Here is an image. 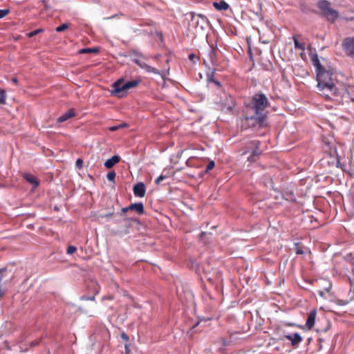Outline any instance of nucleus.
I'll list each match as a JSON object with an SVG mask.
<instances>
[{
	"label": "nucleus",
	"mask_w": 354,
	"mask_h": 354,
	"mask_svg": "<svg viewBox=\"0 0 354 354\" xmlns=\"http://www.w3.org/2000/svg\"><path fill=\"white\" fill-rule=\"evenodd\" d=\"M270 105V102L265 94L255 93L250 103L246 106L254 113L252 115H245L241 120L243 129L251 127H263L267 117L265 109Z\"/></svg>",
	"instance_id": "obj_1"
},
{
	"label": "nucleus",
	"mask_w": 354,
	"mask_h": 354,
	"mask_svg": "<svg viewBox=\"0 0 354 354\" xmlns=\"http://www.w3.org/2000/svg\"><path fill=\"white\" fill-rule=\"evenodd\" d=\"M316 75L317 87L321 95L325 96L326 98H331L337 95V88L333 83L331 71L324 68L317 72Z\"/></svg>",
	"instance_id": "obj_2"
},
{
	"label": "nucleus",
	"mask_w": 354,
	"mask_h": 354,
	"mask_svg": "<svg viewBox=\"0 0 354 354\" xmlns=\"http://www.w3.org/2000/svg\"><path fill=\"white\" fill-rule=\"evenodd\" d=\"M140 82L139 79L124 82L122 78H120L112 84L111 94L122 97L127 90L137 86Z\"/></svg>",
	"instance_id": "obj_3"
},
{
	"label": "nucleus",
	"mask_w": 354,
	"mask_h": 354,
	"mask_svg": "<svg viewBox=\"0 0 354 354\" xmlns=\"http://www.w3.org/2000/svg\"><path fill=\"white\" fill-rule=\"evenodd\" d=\"M317 6L321 12V15L328 21L334 23L339 17V13L331 7L330 2L327 0H319Z\"/></svg>",
	"instance_id": "obj_4"
},
{
	"label": "nucleus",
	"mask_w": 354,
	"mask_h": 354,
	"mask_svg": "<svg viewBox=\"0 0 354 354\" xmlns=\"http://www.w3.org/2000/svg\"><path fill=\"white\" fill-rule=\"evenodd\" d=\"M342 48L345 54L354 60V37H347L342 41Z\"/></svg>",
	"instance_id": "obj_5"
},
{
	"label": "nucleus",
	"mask_w": 354,
	"mask_h": 354,
	"mask_svg": "<svg viewBox=\"0 0 354 354\" xmlns=\"http://www.w3.org/2000/svg\"><path fill=\"white\" fill-rule=\"evenodd\" d=\"M133 62L136 64L138 66H140L141 68L145 70L148 73H152L156 75H160L162 77H164V76L166 75L167 73L164 71H160L159 70L156 69L154 67H152L147 64L140 61L138 59H134Z\"/></svg>",
	"instance_id": "obj_6"
},
{
	"label": "nucleus",
	"mask_w": 354,
	"mask_h": 354,
	"mask_svg": "<svg viewBox=\"0 0 354 354\" xmlns=\"http://www.w3.org/2000/svg\"><path fill=\"white\" fill-rule=\"evenodd\" d=\"M259 144L258 140H252L248 143V149L252 150V154L248 158L249 162H255L257 157L261 153L259 150Z\"/></svg>",
	"instance_id": "obj_7"
},
{
	"label": "nucleus",
	"mask_w": 354,
	"mask_h": 354,
	"mask_svg": "<svg viewBox=\"0 0 354 354\" xmlns=\"http://www.w3.org/2000/svg\"><path fill=\"white\" fill-rule=\"evenodd\" d=\"M219 106L222 112L225 113L232 112L235 107L234 98L232 96L227 97L225 102L221 103Z\"/></svg>",
	"instance_id": "obj_8"
},
{
	"label": "nucleus",
	"mask_w": 354,
	"mask_h": 354,
	"mask_svg": "<svg viewBox=\"0 0 354 354\" xmlns=\"http://www.w3.org/2000/svg\"><path fill=\"white\" fill-rule=\"evenodd\" d=\"M129 210H135L139 214H143L145 212L144 205L142 203H135L122 208V213H126Z\"/></svg>",
	"instance_id": "obj_9"
},
{
	"label": "nucleus",
	"mask_w": 354,
	"mask_h": 354,
	"mask_svg": "<svg viewBox=\"0 0 354 354\" xmlns=\"http://www.w3.org/2000/svg\"><path fill=\"white\" fill-rule=\"evenodd\" d=\"M284 337L291 342L293 347H297L303 340L302 337L298 333L285 335Z\"/></svg>",
	"instance_id": "obj_10"
},
{
	"label": "nucleus",
	"mask_w": 354,
	"mask_h": 354,
	"mask_svg": "<svg viewBox=\"0 0 354 354\" xmlns=\"http://www.w3.org/2000/svg\"><path fill=\"white\" fill-rule=\"evenodd\" d=\"M133 194L136 196L142 198L145 195L146 189L143 183H138L133 186Z\"/></svg>",
	"instance_id": "obj_11"
},
{
	"label": "nucleus",
	"mask_w": 354,
	"mask_h": 354,
	"mask_svg": "<svg viewBox=\"0 0 354 354\" xmlns=\"http://www.w3.org/2000/svg\"><path fill=\"white\" fill-rule=\"evenodd\" d=\"M75 115V113L74 110L73 109H69L66 113H64L61 116H59L57 118V121L59 123H62V122H64L68 120V119L74 117Z\"/></svg>",
	"instance_id": "obj_12"
},
{
	"label": "nucleus",
	"mask_w": 354,
	"mask_h": 354,
	"mask_svg": "<svg viewBox=\"0 0 354 354\" xmlns=\"http://www.w3.org/2000/svg\"><path fill=\"white\" fill-rule=\"evenodd\" d=\"M316 317V310H313L310 312L308 315L306 326L308 328L310 329L315 324Z\"/></svg>",
	"instance_id": "obj_13"
},
{
	"label": "nucleus",
	"mask_w": 354,
	"mask_h": 354,
	"mask_svg": "<svg viewBox=\"0 0 354 354\" xmlns=\"http://www.w3.org/2000/svg\"><path fill=\"white\" fill-rule=\"evenodd\" d=\"M196 18L200 19V21H199V20H198L196 21V24H197V25H199L200 23H201V28H203V25L206 24L207 23V21H208L207 18L205 15H203L202 14H194L192 15V20L194 21V20L196 19Z\"/></svg>",
	"instance_id": "obj_14"
},
{
	"label": "nucleus",
	"mask_w": 354,
	"mask_h": 354,
	"mask_svg": "<svg viewBox=\"0 0 354 354\" xmlns=\"http://www.w3.org/2000/svg\"><path fill=\"white\" fill-rule=\"evenodd\" d=\"M120 160V156H113L111 158L108 159L104 162V167L107 169H111L113 167L116 163H118Z\"/></svg>",
	"instance_id": "obj_15"
},
{
	"label": "nucleus",
	"mask_w": 354,
	"mask_h": 354,
	"mask_svg": "<svg viewBox=\"0 0 354 354\" xmlns=\"http://www.w3.org/2000/svg\"><path fill=\"white\" fill-rule=\"evenodd\" d=\"M213 6L217 10H227L230 7L229 4L224 1L214 2Z\"/></svg>",
	"instance_id": "obj_16"
},
{
	"label": "nucleus",
	"mask_w": 354,
	"mask_h": 354,
	"mask_svg": "<svg viewBox=\"0 0 354 354\" xmlns=\"http://www.w3.org/2000/svg\"><path fill=\"white\" fill-rule=\"evenodd\" d=\"M24 178L26 180V181L33 185L35 187H37L39 185V182L37 180L33 175L30 174H25Z\"/></svg>",
	"instance_id": "obj_17"
},
{
	"label": "nucleus",
	"mask_w": 354,
	"mask_h": 354,
	"mask_svg": "<svg viewBox=\"0 0 354 354\" xmlns=\"http://www.w3.org/2000/svg\"><path fill=\"white\" fill-rule=\"evenodd\" d=\"M312 60L313 62V65L315 67L316 73L325 68L319 62V60L318 57H317V55L315 57H313Z\"/></svg>",
	"instance_id": "obj_18"
},
{
	"label": "nucleus",
	"mask_w": 354,
	"mask_h": 354,
	"mask_svg": "<svg viewBox=\"0 0 354 354\" xmlns=\"http://www.w3.org/2000/svg\"><path fill=\"white\" fill-rule=\"evenodd\" d=\"M292 38L294 41L295 48L296 49H299L301 50H305V43L299 42L297 39V35H294Z\"/></svg>",
	"instance_id": "obj_19"
},
{
	"label": "nucleus",
	"mask_w": 354,
	"mask_h": 354,
	"mask_svg": "<svg viewBox=\"0 0 354 354\" xmlns=\"http://www.w3.org/2000/svg\"><path fill=\"white\" fill-rule=\"evenodd\" d=\"M99 52V48H81L79 50V53L85 54V53H97Z\"/></svg>",
	"instance_id": "obj_20"
},
{
	"label": "nucleus",
	"mask_w": 354,
	"mask_h": 354,
	"mask_svg": "<svg viewBox=\"0 0 354 354\" xmlns=\"http://www.w3.org/2000/svg\"><path fill=\"white\" fill-rule=\"evenodd\" d=\"M114 213L109 212L105 214H100L97 216V219L100 222H103V220L105 219L106 221H109V219L113 216Z\"/></svg>",
	"instance_id": "obj_21"
},
{
	"label": "nucleus",
	"mask_w": 354,
	"mask_h": 354,
	"mask_svg": "<svg viewBox=\"0 0 354 354\" xmlns=\"http://www.w3.org/2000/svg\"><path fill=\"white\" fill-rule=\"evenodd\" d=\"M69 27V24H67V23H64L59 26H57L56 28H55V30L58 32H62L66 29H68Z\"/></svg>",
	"instance_id": "obj_22"
},
{
	"label": "nucleus",
	"mask_w": 354,
	"mask_h": 354,
	"mask_svg": "<svg viewBox=\"0 0 354 354\" xmlns=\"http://www.w3.org/2000/svg\"><path fill=\"white\" fill-rule=\"evenodd\" d=\"M216 50L214 48H212L210 52H209V58L210 59V62L212 64H214V62L216 60Z\"/></svg>",
	"instance_id": "obj_23"
},
{
	"label": "nucleus",
	"mask_w": 354,
	"mask_h": 354,
	"mask_svg": "<svg viewBox=\"0 0 354 354\" xmlns=\"http://www.w3.org/2000/svg\"><path fill=\"white\" fill-rule=\"evenodd\" d=\"M43 32V29L39 28V29H36V30H35L33 31H31V32H28L27 34V35H28V37L29 38H31V37L35 36L36 35H37V34H39L40 32Z\"/></svg>",
	"instance_id": "obj_24"
},
{
	"label": "nucleus",
	"mask_w": 354,
	"mask_h": 354,
	"mask_svg": "<svg viewBox=\"0 0 354 354\" xmlns=\"http://www.w3.org/2000/svg\"><path fill=\"white\" fill-rule=\"evenodd\" d=\"M115 175L116 174L114 171H109L106 175L107 180L109 181L114 182Z\"/></svg>",
	"instance_id": "obj_25"
},
{
	"label": "nucleus",
	"mask_w": 354,
	"mask_h": 354,
	"mask_svg": "<svg viewBox=\"0 0 354 354\" xmlns=\"http://www.w3.org/2000/svg\"><path fill=\"white\" fill-rule=\"evenodd\" d=\"M214 72L212 71V72L207 74V80L208 82L214 83V82L216 80L214 79Z\"/></svg>",
	"instance_id": "obj_26"
},
{
	"label": "nucleus",
	"mask_w": 354,
	"mask_h": 354,
	"mask_svg": "<svg viewBox=\"0 0 354 354\" xmlns=\"http://www.w3.org/2000/svg\"><path fill=\"white\" fill-rule=\"evenodd\" d=\"M77 250V248L74 245H69L68 248H67V250H66V253L68 254H72L73 253H74L75 252H76Z\"/></svg>",
	"instance_id": "obj_27"
},
{
	"label": "nucleus",
	"mask_w": 354,
	"mask_h": 354,
	"mask_svg": "<svg viewBox=\"0 0 354 354\" xmlns=\"http://www.w3.org/2000/svg\"><path fill=\"white\" fill-rule=\"evenodd\" d=\"M6 103L5 92L3 90L0 91V104H3Z\"/></svg>",
	"instance_id": "obj_28"
},
{
	"label": "nucleus",
	"mask_w": 354,
	"mask_h": 354,
	"mask_svg": "<svg viewBox=\"0 0 354 354\" xmlns=\"http://www.w3.org/2000/svg\"><path fill=\"white\" fill-rule=\"evenodd\" d=\"M10 12V10L8 9H3L0 10V19L3 18Z\"/></svg>",
	"instance_id": "obj_29"
},
{
	"label": "nucleus",
	"mask_w": 354,
	"mask_h": 354,
	"mask_svg": "<svg viewBox=\"0 0 354 354\" xmlns=\"http://www.w3.org/2000/svg\"><path fill=\"white\" fill-rule=\"evenodd\" d=\"M214 166V162L213 160L209 161L206 167V172H207L209 170H212Z\"/></svg>",
	"instance_id": "obj_30"
},
{
	"label": "nucleus",
	"mask_w": 354,
	"mask_h": 354,
	"mask_svg": "<svg viewBox=\"0 0 354 354\" xmlns=\"http://www.w3.org/2000/svg\"><path fill=\"white\" fill-rule=\"evenodd\" d=\"M167 178V176L165 175H160L155 180L156 184L158 185L162 182L163 180Z\"/></svg>",
	"instance_id": "obj_31"
},
{
	"label": "nucleus",
	"mask_w": 354,
	"mask_h": 354,
	"mask_svg": "<svg viewBox=\"0 0 354 354\" xmlns=\"http://www.w3.org/2000/svg\"><path fill=\"white\" fill-rule=\"evenodd\" d=\"M7 272V268L3 267L0 268V282L2 281L4 274Z\"/></svg>",
	"instance_id": "obj_32"
},
{
	"label": "nucleus",
	"mask_w": 354,
	"mask_h": 354,
	"mask_svg": "<svg viewBox=\"0 0 354 354\" xmlns=\"http://www.w3.org/2000/svg\"><path fill=\"white\" fill-rule=\"evenodd\" d=\"M80 300H82V301H93L95 300V296H92V297H86V296H82L80 297Z\"/></svg>",
	"instance_id": "obj_33"
},
{
	"label": "nucleus",
	"mask_w": 354,
	"mask_h": 354,
	"mask_svg": "<svg viewBox=\"0 0 354 354\" xmlns=\"http://www.w3.org/2000/svg\"><path fill=\"white\" fill-rule=\"evenodd\" d=\"M298 245H299V243H295V246L297 247L296 254H304V250L301 248H299Z\"/></svg>",
	"instance_id": "obj_34"
},
{
	"label": "nucleus",
	"mask_w": 354,
	"mask_h": 354,
	"mask_svg": "<svg viewBox=\"0 0 354 354\" xmlns=\"http://www.w3.org/2000/svg\"><path fill=\"white\" fill-rule=\"evenodd\" d=\"M83 164V161L82 159L78 158L75 162V165L78 168H81Z\"/></svg>",
	"instance_id": "obj_35"
},
{
	"label": "nucleus",
	"mask_w": 354,
	"mask_h": 354,
	"mask_svg": "<svg viewBox=\"0 0 354 354\" xmlns=\"http://www.w3.org/2000/svg\"><path fill=\"white\" fill-rule=\"evenodd\" d=\"M120 337L124 341L127 342L129 340V336L124 332L121 333Z\"/></svg>",
	"instance_id": "obj_36"
},
{
	"label": "nucleus",
	"mask_w": 354,
	"mask_h": 354,
	"mask_svg": "<svg viewBox=\"0 0 354 354\" xmlns=\"http://www.w3.org/2000/svg\"><path fill=\"white\" fill-rule=\"evenodd\" d=\"M196 56L194 54V53H191L189 55V59L190 61L193 62H195V59H196Z\"/></svg>",
	"instance_id": "obj_37"
},
{
	"label": "nucleus",
	"mask_w": 354,
	"mask_h": 354,
	"mask_svg": "<svg viewBox=\"0 0 354 354\" xmlns=\"http://www.w3.org/2000/svg\"><path fill=\"white\" fill-rule=\"evenodd\" d=\"M109 129L110 131H115L119 129V127L118 125L112 126L110 127Z\"/></svg>",
	"instance_id": "obj_38"
},
{
	"label": "nucleus",
	"mask_w": 354,
	"mask_h": 354,
	"mask_svg": "<svg viewBox=\"0 0 354 354\" xmlns=\"http://www.w3.org/2000/svg\"><path fill=\"white\" fill-rule=\"evenodd\" d=\"M118 127H119V129H120L121 128L127 127V124L125 122H122V123L118 124Z\"/></svg>",
	"instance_id": "obj_39"
},
{
	"label": "nucleus",
	"mask_w": 354,
	"mask_h": 354,
	"mask_svg": "<svg viewBox=\"0 0 354 354\" xmlns=\"http://www.w3.org/2000/svg\"><path fill=\"white\" fill-rule=\"evenodd\" d=\"M214 84L217 86V87H221V84L220 82H218V80H215L214 82Z\"/></svg>",
	"instance_id": "obj_40"
},
{
	"label": "nucleus",
	"mask_w": 354,
	"mask_h": 354,
	"mask_svg": "<svg viewBox=\"0 0 354 354\" xmlns=\"http://www.w3.org/2000/svg\"><path fill=\"white\" fill-rule=\"evenodd\" d=\"M38 344H39V342L38 341H32L30 343V346H35L38 345Z\"/></svg>",
	"instance_id": "obj_41"
},
{
	"label": "nucleus",
	"mask_w": 354,
	"mask_h": 354,
	"mask_svg": "<svg viewBox=\"0 0 354 354\" xmlns=\"http://www.w3.org/2000/svg\"><path fill=\"white\" fill-rule=\"evenodd\" d=\"M11 81H12V82H13V83H15V84H17V82H18V80H17V77H13L11 79Z\"/></svg>",
	"instance_id": "obj_42"
},
{
	"label": "nucleus",
	"mask_w": 354,
	"mask_h": 354,
	"mask_svg": "<svg viewBox=\"0 0 354 354\" xmlns=\"http://www.w3.org/2000/svg\"><path fill=\"white\" fill-rule=\"evenodd\" d=\"M255 15L257 16V17H260L261 15V8L259 9L258 11H257L256 12H254Z\"/></svg>",
	"instance_id": "obj_43"
},
{
	"label": "nucleus",
	"mask_w": 354,
	"mask_h": 354,
	"mask_svg": "<svg viewBox=\"0 0 354 354\" xmlns=\"http://www.w3.org/2000/svg\"><path fill=\"white\" fill-rule=\"evenodd\" d=\"M135 54L138 56V57H143L142 54L140 53H137V52H135Z\"/></svg>",
	"instance_id": "obj_44"
},
{
	"label": "nucleus",
	"mask_w": 354,
	"mask_h": 354,
	"mask_svg": "<svg viewBox=\"0 0 354 354\" xmlns=\"http://www.w3.org/2000/svg\"><path fill=\"white\" fill-rule=\"evenodd\" d=\"M351 101L354 103V96L351 97Z\"/></svg>",
	"instance_id": "obj_45"
},
{
	"label": "nucleus",
	"mask_w": 354,
	"mask_h": 354,
	"mask_svg": "<svg viewBox=\"0 0 354 354\" xmlns=\"http://www.w3.org/2000/svg\"><path fill=\"white\" fill-rule=\"evenodd\" d=\"M159 57H160V55H156V56L154 57V59H158L159 58Z\"/></svg>",
	"instance_id": "obj_46"
},
{
	"label": "nucleus",
	"mask_w": 354,
	"mask_h": 354,
	"mask_svg": "<svg viewBox=\"0 0 354 354\" xmlns=\"http://www.w3.org/2000/svg\"><path fill=\"white\" fill-rule=\"evenodd\" d=\"M3 295V292L2 290L0 289V297Z\"/></svg>",
	"instance_id": "obj_47"
},
{
	"label": "nucleus",
	"mask_w": 354,
	"mask_h": 354,
	"mask_svg": "<svg viewBox=\"0 0 354 354\" xmlns=\"http://www.w3.org/2000/svg\"><path fill=\"white\" fill-rule=\"evenodd\" d=\"M124 348H125L126 350H127L128 349V345H125Z\"/></svg>",
	"instance_id": "obj_48"
},
{
	"label": "nucleus",
	"mask_w": 354,
	"mask_h": 354,
	"mask_svg": "<svg viewBox=\"0 0 354 354\" xmlns=\"http://www.w3.org/2000/svg\"><path fill=\"white\" fill-rule=\"evenodd\" d=\"M248 151H249V150H248V151H244V152L243 153V154H245V153H246L247 152H248Z\"/></svg>",
	"instance_id": "obj_49"
}]
</instances>
